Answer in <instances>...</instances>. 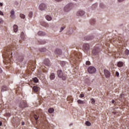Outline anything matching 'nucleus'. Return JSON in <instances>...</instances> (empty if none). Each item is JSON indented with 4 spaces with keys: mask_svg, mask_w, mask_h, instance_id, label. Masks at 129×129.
<instances>
[{
    "mask_svg": "<svg viewBox=\"0 0 129 129\" xmlns=\"http://www.w3.org/2000/svg\"><path fill=\"white\" fill-rule=\"evenodd\" d=\"M84 39L87 41H90V40H92V39H93V36H86L85 37Z\"/></svg>",
    "mask_w": 129,
    "mask_h": 129,
    "instance_id": "f3484780",
    "label": "nucleus"
},
{
    "mask_svg": "<svg viewBox=\"0 0 129 129\" xmlns=\"http://www.w3.org/2000/svg\"><path fill=\"white\" fill-rule=\"evenodd\" d=\"M123 1H124V0H118V2L119 3H121V2H123Z\"/></svg>",
    "mask_w": 129,
    "mask_h": 129,
    "instance_id": "5fc2aeb1",
    "label": "nucleus"
},
{
    "mask_svg": "<svg viewBox=\"0 0 129 129\" xmlns=\"http://www.w3.org/2000/svg\"><path fill=\"white\" fill-rule=\"evenodd\" d=\"M38 74H40V73H38Z\"/></svg>",
    "mask_w": 129,
    "mask_h": 129,
    "instance_id": "338daca9",
    "label": "nucleus"
},
{
    "mask_svg": "<svg viewBox=\"0 0 129 129\" xmlns=\"http://www.w3.org/2000/svg\"><path fill=\"white\" fill-rule=\"evenodd\" d=\"M100 7L102 9H103V8H104V5H103V4H102V3H100Z\"/></svg>",
    "mask_w": 129,
    "mask_h": 129,
    "instance_id": "c03bdc74",
    "label": "nucleus"
},
{
    "mask_svg": "<svg viewBox=\"0 0 129 129\" xmlns=\"http://www.w3.org/2000/svg\"><path fill=\"white\" fill-rule=\"evenodd\" d=\"M13 28L15 33H17L18 32V25H14Z\"/></svg>",
    "mask_w": 129,
    "mask_h": 129,
    "instance_id": "412c9836",
    "label": "nucleus"
},
{
    "mask_svg": "<svg viewBox=\"0 0 129 129\" xmlns=\"http://www.w3.org/2000/svg\"><path fill=\"white\" fill-rule=\"evenodd\" d=\"M83 50L85 52H87L89 50V44L85 43L83 45Z\"/></svg>",
    "mask_w": 129,
    "mask_h": 129,
    "instance_id": "9d476101",
    "label": "nucleus"
},
{
    "mask_svg": "<svg viewBox=\"0 0 129 129\" xmlns=\"http://www.w3.org/2000/svg\"><path fill=\"white\" fill-rule=\"evenodd\" d=\"M104 73L105 76L107 78H108V77L110 76V73L109 72V71L105 70H104Z\"/></svg>",
    "mask_w": 129,
    "mask_h": 129,
    "instance_id": "4468645a",
    "label": "nucleus"
},
{
    "mask_svg": "<svg viewBox=\"0 0 129 129\" xmlns=\"http://www.w3.org/2000/svg\"><path fill=\"white\" fill-rule=\"evenodd\" d=\"M74 7V5L72 3H71L68 5H67L64 8V12H69L70 10L72 9H73V7Z\"/></svg>",
    "mask_w": 129,
    "mask_h": 129,
    "instance_id": "20e7f679",
    "label": "nucleus"
},
{
    "mask_svg": "<svg viewBox=\"0 0 129 129\" xmlns=\"http://www.w3.org/2000/svg\"><path fill=\"white\" fill-rule=\"evenodd\" d=\"M85 124L87 126H90V125H91V123H90V122H89V121H87L85 122Z\"/></svg>",
    "mask_w": 129,
    "mask_h": 129,
    "instance_id": "473e14b6",
    "label": "nucleus"
},
{
    "mask_svg": "<svg viewBox=\"0 0 129 129\" xmlns=\"http://www.w3.org/2000/svg\"><path fill=\"white\" fill-rule=\"evenodd\" d=\"M125 55H129V50H128V49H126L125 50Z\"/></svg>",
    "mask_w": 129,
    "mask_h": 129,
    "instance_id": "ea45409f",
    "label": "nucleus"
},
{
    "mask_svg": "<svg viewBox=\"0 0 129 129\" xmlns=\"http://www.w3.org/2000/svg\"><path fill=\"white\" fill-rule=\"evenodd\" d=\"M20 37H21L22 40H24L25 39V33H24V32H21V35H20Z\"/></svg>",
    "mask_w": 129,
    "mask_h": 129,
    "instance_id": "5701e85b",
    "label": "nucleus"
},
{
    "mask_svg": "<svg viewBox=\"0 0 129 129\" xmlns=\"http://www.w3.org/2000/svg\"><path fill=\"white\" fill-rule=\"evenodd\" d=\"M13 55V52H12V48H8L6 49V51H5L3 53V56L5 58V60L6 62V64H9V63H10L12 62V60L13 59V56H12Z\"/></svg>",
    "mask_w": 129,
    "mask_h": 129,
    "instance_id": "f03ea898",
    "label": "nucleus"
},
{
    "mask_svg": "<svg viewBox=\"0 0 129 129\" xmlns=\"http://www.w3.org/2000/svg\"><path fill=\"white\" fill-rule=\"evenodd\" d=\"M88 72L91 74H92L93 73H95L96 72V69L94 68V67H89L88 68Z\"/></svg>",
    "mask_w": 129,
    "mask_h": 129,
    "instance_id": "39448f33",
    "label": "nucleus"
},
{
    "mask_svg": "<svg viewBox=\"0 0 129 129\" xmlns=\"http://www.w3.org/2000/svg\"><path fill=\"white\" fill-rule=\"evenodd\" d=\"M19 42L21 43V40H20Z\"/></svg>",
    "mask_w": 129,
    "mask_h": 129,
    "instance_id": "0e129e2a",
    "label": "nucleus"
},
{
    "mask_svg": "<svg viewBox=\"0 0 129 129\" xmlns=\"http://www.w3.org/2000/svg\"><path fill=\"white\" fill-rule=\"evenodd\" d=\"M27 68L28 69L31 70V71H34L35 70V68H36V65L34 63H33L32 64H29Z\"/></svg>",
    "mask_w": 129,
    "mask_h": 129,
    "instance_id": "6e6552de",
    "label": "nucleus"
},
{
    "mask_svg": "<svg viewBox=\"0 0 129 129\" xmlns=\"http://www.w3.org/2000/svg\"><path fill=\"white\" fill-rule=\"evenodd\" d=\"M2 72H3V70H2V69L0 68V73H2Z\"/></svg>",
    "mask_w": 129,
    "mask_h": 129,
    "instance_id": "052dcab7",
    "label": "nucleus"
},
{
    "mask_svg": "<svg viewBox=\"0 0 129 129\" xmlns=\"http://www.w3.org/2000/svg\"><path fill=\"white\" fill-rule=\"evenodd\" d=\"M77 102L79 104H84L85 103L84 101H82L81 100H78Z\"/></svg>",
    "mask_w": 129,
    "mask_h": 129,
    "instance_id": "393cba45",
    "label": "nucleus"
},
{
    "mask_svg": "<svg viewBox=\"0 0 129 129\" xmlns=\"http://www.w3.org/2000/svg\"><path fill=\"white\" fill-rule=\"evenodd\" d=\"M4 23V20H3V19L0 18V24H3Z\"/></svg>",
    "mask_w": 129,
    "mask_h": 129,
    "instance_id": "09e8293b",
    "label": "nucleus"
},
{
    "mask_svg": "<svg viewBox=\"0 0 129 129\" xmlns=\"http://www.w3.org/2000/svg\"><path fill=\"white\" fill-rule=\"evenodd\" d=\"M39 110L41 111V110H41V109H40Z\"/></svg>",
    "mask_w": 129,
    "mask_h": 129,
    "instance_id": "69168bd1",
    "label": "nucleus"
},
{
    "mask_svg": "<svg viewBox=\"0 0 129 129\" xmlns=\"http://www.w3.org/2000/svg\"><path fill=\"white\" fill-rule=\"evenodd\" d=\"M33 91H34V92H38V87H37L36 86H33Z\"/></svg>",
    "mask_w": 129,
    "mask_h": 129,
    "instance_id": "a878e982",
    "label": "nucleus"
},
{
    "mask_svg": "<svg viewBox=\"0 0 129 129\" xmlns=\"http://www.w3.org/2000/svg\"><path fill=\"white\" fill-rule=\"evenodd\" d=\"M22 125H25V122H22Z\"/></svg>",
    "mask_w": 129,
    "mask_h": 129,
    "instance_id": "bf43d9fd",
    "label": "nucleus"
},
{
    "mask_svg": "<svg viewBox=\"0 0 129 129\" xmlns=\"http://www.w3.org/2000/svg\"><path fill=\"white\" fill-rule=\"evenodd\" d=\"M54 53L56 56H60L62 54V50L59 48H56L54 51Z\"/></svg>",
    "mask_w": 129,
    "mask_h": 129,
    "instance_id": "1a4fd4ad",
    "label": "nucleus"
},
{
    "mask_svg": "<svg viewBox=\"0 0 129 129\" xmlns=\"http://www.w3.org/2000/svg\"><path fill=\"white\" fill-rule=\"evenodd\" d=\"M20 17L21 19H25V18H26V16H25V15H24L23 14H20Z\"/></svg>",
    "mask_w": 129,
    "mask_h": 129,
    "instance_id": "c9c22d12",
    "label": "nucleus"
},
{
    "mask_svg": "<svg viewBox=\"0 0 129 129\" xmlns=\"http://www.w3.org/2000/svg\"><path fill=\"white\" fill-rule=\"evenodd\" d=\"M41 70H42L43 72H47L48 71V68L45 67V66H41L40 67Z\"/></svg>",
    "mask_w": 129,
    "mask_h": 129,
    "instance_id": "dca6fc26",
    "label": "nucleus"
},
{
    "mask_svg": "<svg viewBox=\"0 0 129 129\" xmlns=\"http://www.w3.org/2000/svg\"><path fill=\"white\" fill-rule=\"evenodd\" d=\"M115 101L114 100H112V103H113V104H114V105H115V104H116L115 103Z\"/></svg>",
    "mask_w": 129,
    "mask_h": 129,
    "instance_id": "3c124183",
    "label": "nucleus"
},
{
    "mask_svg": "<svg viewBox=\"0 0 129 129\" xmlns=\"http://www.w3.org/2000/svg\"><path fill=\"white\" fill-rule=\"evenodd\" d=\"M99 52V48H95L93 50V54L94 55H97Z\"/></svg>",
    "mask_w": 129,
    "mask_h": 129,
    "instance_id": "ddd939ff",
    "label": "nucleus"
},
{
    "mask_svg": "<svg viewBox=\"0 0 129 129\" xmlns=\"http://www.w3.org/2000/svg\"><path fill=\"white\" fill-rule=\"evenodd\" d=\"M2 125H3V122L0 121V126H2Z\"/></svg>",
    "mask_w": 129,
    "mask_h": 129,
    "instance_id": "6e6d98bb",
    "label": "nucleus"
},
{
    "mask_svg": "<svg viewBox=\"0 0 129 129\" xmlns=\"http://www.w3.org/2000/svg\"><path fill=\"white\" fill-rule=\"evenodd\" d=\"M118 40H119V43H121V44H120V45H123V43H124V41L122 40V39L121 38L118 37Z\"/></svg>",
    "mask_w": 129,
    "mask_h": 129,
    "instance_id": "4be33fe9",
    "label": "nucleus"
},
{
    "mask_svg": "<svg viewBox=\"0 0 129 129\" xmlns=\"http://www.w3.org/2000/svg\"><path fill=\"white\" fill-rule=\"evenodd\" d=\"M91 1V2H92V1H93V0H90Z\"/></svg>",
    "mask_w": 129,
    "mask_h": 129,
    "instance_id": "e2e57ef3",
    "label": "nucleus"
},
{
    "mask_svg": "<svg viewBox=\"0 0 129 129\" xmlns=\"http://www.w3.org/2000/svg\"><path fill=\"white\" fill-rule=\"evenodd\" d=\"M19 107L20 108H24V107H28V104L27 102L25 101H21L19 104Z\"/></svg>",
    "mask_w": 129,
    "mask_h": 129,
    "instance_id": "0eeeda50",
    "label": "nucleus"
},
{
    "mask_svg": "<svg viewBox=\"0 0 129 129\" xmlns=\"http://www.w3.org/2000/svg\"><path fill=\"white\" fill-rule=\"evenodd\" d=\"M3 6H4L3 3H0V7H3Z\"/></svg>",
    "mask_w": 129,
    "mask_h": 129,
    "instance_id": "4d7b16f0",
    "label": "nucleus"
},
{
    "mask_svg": "<svg viewBox=\"0 0 129 129\" xmlns=\"http://www.w3.org/2000/svg\"><path fill=\"white\" fill-rule=\"evenodd\" d=\"M97 7V4H94V5H93V6H92V8H94V7Z\"/></svg>",
    "mask_w": 129,
    "mask_h": 129,
    "instance_id": "603ef678",
    "label": "nucleus"
},
{
    "mask_svg": "<svg viewBox=\"0 0 129 129\" xmlns=\"http://www.w3.org/2000/svg\"><path fill=\"white\" fill-rule=\"evenodd\" d=\"M113 56H114V57H115V58H117V56H118V53H117V52H114L113 53Z\"/></svg>",
    "mask_w": 129,
    "mask_h": 129,
    "instance_id": "2f4dec72",
    "label": "nucleus"
},
{
    "mask_svg": "<svg viewBox=\"0 0 129 129\" xmlns=\"http://www.w3.org/2000/svg\"><path fill=\"white\" fill-rule=\"evenodd\" d=\"M45 18L47 21H52V17L49 15L46 16Z\"/></svg>",
    "mask_w": 129,
    "mask_h": 129,
    "instance_id": "b1692460",
    "label": "nucleus"
},
{
    "mask_svg": "<svg viewBox=\"0 0 129 129\" xmlns=\"http://www.w3.org/2000/svg\"><path fill=\"white\" fill-rule=\"evenodd\" d=\"M40 112H42L40 111Z\"/></svg>",
    "mask_w": 129,
    "mask_h": 129,
    "instance_id": "774afa93",
    "label": "nucleus"
},
{
    "mask_svg": "<svg viewBox=\"0 0 129 129\" xmlns=\"http://www.w3.org/2000/svg\"><path fill=\"white\" fill-rule=\"evenodd\" d=\"M38 36H45V34L44 32L42 31H39L38 32Z\"/></svg>",
    "mask_w": 129,
    "mask_h": 129,
    "instance_id": "bb28decb",
    "label": "nucleus"
},
{
    "mask_svg": "<svg viewBox=\"0 0 129 129\" xmlns=\"http://www.w3.org/2000/svg\"><path fill=\"white\" fill-rule=\"evenodd\" d=\"M56 2H62V0H55Z\"/></svg>",
    "mask_w": 129,
    "mask_h": 129,
    "instance_id": "13d9d810",
    "label": "nucleus"
},
{
    "mask_svg": "<svg viewBox=\"0 0 129 129\" xmlns=\"http://www.w3.org/2000/svg\"><path fill=\"white\" fill-rule=\"evenodd\" d=\"M38 9L40 11H46L47 10V5L44 3H42L40 4Z\"/></svg>",
    "mask_w": 129,
    "mask_h": 129,
    "instance_id": "423d86ee",
    "label": "nucleus"
},
{
    "mask_svg": "<svg viewBox=\"0 0 129 129\" xmlns=\"http://www.w3.org/2000/svg\"><path fill=\"white\" fill-rule=\"evenodd\" d=\"M0 15L1 16H4V13H3V12L1 11H0Z\"/></svg>",
    "mask_w": 129,
    "mask_h": 129,
    "instance_id": "8fccbe9b",
    "label": "nucleus"
},
{
    "mask_svg": "<svg viewBox=\"0 0 129 129\" xmlns=\"http://www.w3.org/2000/svg\"><path fill=\"white\" fill-rule=\"evenodd\" d=\"M91 63L90 62V61H87L86 62V65H88V66H89V65H91Z\"/></svg>",
    "mask_w": 129,
    "mask_h": 129,
    "instance_id": "79ce46f5",
    "label": "nucleus"
},
{
    "mask_svg": "<svg viewBox=\"0 0 129 129\" xmlns=\"http://www.w3.org/2000/svg\"><path fill=\"white\" fill-rule=\"evenodd\" d=\"M10 17L12 18V19H15V11L13 10H12L11 12Z\"/></svg>",
    "mask_w": 129,
    "mask_h": 129,
    "instance_id": "6ab92c4d",
    "label": "nucleus"
},
{
    "mask_svg": "<svg viewBox=\"0 0 129 129\" xmlns=\"http://www.w3.org/2000/svg\"><path fill=\"white\" fill-rule=\"evenodd\" d=\"M91 101L92 104H94V103H95V100H94V99L91 98Z\"/></svg>",
    "mask_w": 129,
    "mask_h": 129,
    "instance_id": "4c0bfd02",
    "label": "nucleus"
},
{
    "mask_svg": "<svg viewBox=\"0 0 129 129\" xmlns=\"http://www.w3.org/2000/svg\"><path fill=\"white\" fill-rule=\"evenodd\" d=\"M48 112L49 113H52V112H54V108H50L48 109Z\"/></svg>",
    "mask_w": 129,
    "mask_h": 129,
    "instance_id": "c756f323",
    "label": "nucleus"
},
{
    "mask_svg": "<svg viewBox=\"0 0 129 129\" xmlns=\"http://www.w3.org/2000/svg\"><path fill=\"white\" fill-rule=\"evenodd\" d=\"M45 43H46V41H45V40H41L40 41V44L41 45H43V44H45Z\"/></svg>",
    "mask_w": 129,
    "mask_h": 129,
    "instance_id": "37998d69",
    "label": "nucleus"
},
{
    "mask_svg": "<svg viewBox=\"0 0 129 129\" xmlns=\"http://www.w3.org/2000/svg\"><path fill=\"white\" fill-rule=\"evenodd\" d=\"M18 60L20 62H22L24 60V57L23 56H20L18 57Z\"/></svg>",
    "mask_w": 129,
    "mask_h": 129,
    "instance_id": "c85d7f7f",
    "label": "nucleus"
},
{
    "mask_svg": "<svg viewBox=\"0 0 129 129\" xmlns=\"http://www.w3.org/2000/svg\"><path fill=\"white\" fill-rule=\"evenodd\" d=\"M84 14H85V12L82 10H80L77 12V16L78 17H82V16H84Z\"/></svg>",
    "mask_w": 129,
    "mask_h": 129,
    "instance_id": "9b49d317",
    "label": "nucleus"
},
{
    "mask_svg": "<svg viewBox=\"0 0 129 129\" xmlns=\"http://www.w3.org/2000/svg\"><path fill=\"white\" fill-rule=\"evenodd\" d=\"M115 75L116 76H117V77H118L119 76V73H118V72H116Z\"/></svg>",
    "mask_w": 129,
    "mask_h": 129,
    "instance_id": "de8ad7c7",
    "label": "nucleus"
},
{
    "mask_svg": "<svg viewBox=\"0 0 129 129\" xmlns=\"http://www.w3.org/2000/svg\"><path fill=\"white\" fill-rule=\"evenodd\" d=\"M39 51H40V52H45L46 51V48H40Z\"/></svg>",
    "mask_w": 129,
    "mask_h": 129,
    "instance_id": "58836bf2",
    "label": "nucleus"
},
{
    "mask_svg": "<svg viewBox=\"0 0 129 129\" xmlns=\"http://www.w3.org/2000/svg\"><path fill=\"white\" fill-rule=\"evenodd\" d=\"M40 24L43 27H45V28H48L49 27V24L45 22H41Z\"/></svg>",
    "mask_w": 129,
    "mask_h": 129,
    "instance_id": "2eb2a0df",
    "label": "nucleus"
},
{
    "mask_svg": "<svg viewBox=\"0 0 129 129\" xmlns=\"http://www.w3.org/2000/svg\"><path fill=\"white\" fill-rule=\"evenodd\" d=\"M44 64H45L46 66H47V67H50V66H51V64L50 63V60L47 58L44 59Z\"/></svg>",
    "mask_w": 129,
    "mask_h": 129,
    "instance_id": "f8f14e48",
    "label": "nucleus"
},
{
    "mask_svg": "<svg viewBox=\"0 0 129 129\" xmlns=\"http://www.w3.org/2000/svg\"><path fill=\"white\" fill-rule=\"evenodd\" d=\"M95 23V20L94 19H92L90 20L91 25H94Z\"/></svg>",
    "mask_w": 129,
    "mask_h": 129,
    "instance_id": "72a5a7b5",
    "label": "nucleus"
},
{
    "mask_svg": "<svg viewBox=\"0 0 129 129\" xmlns=\"http://www.w3.org/2000/svg\"><path fill=\"white\" fill-rule=\"evenodd\" d=\"M33 80L35 83H37L39 82V80L36 77L33 78Z\"/></svg>",
    "mask_w": 129,
    "mask_h": 129,
    "instance_id": "7c9ffc66",
    "label": "nucleus"
},
{
    "mask_svg": "<svg viewBox=\"0 0 129 129\" xmlns=\"http://www.w3.org/2000/svg\"><path fill=\"white\" fill-rule=\"evenodd\" d=\"M117 66L118 67H122V66H123V62L122 61H118Z\"/></svg>",
    "mask_w": 129,
    "mask_h": 129,
    "instance_id": "aec40b11",
    "label": "nucleus"
},
{
    "mask_svg": "<svg viewBox=\"0 0 129 129\" xmlns=\"http://www.w3.org/2000/svg\"><path fill=\"white\" fill-rule=\"evenodd\" d=\"M50 80H54L55 79V74L51 73L49 76Z\"/></svg>",
    "mask_w": 129,
    "mask_h": 129,
    "instance_id": "a211bd4d",
    "label": "nucleus"
},
{
    "mask_svg": "<svg viewBox=\"0 0 129 129\" xmlns=\"http://www.w3.org/2000/svg\"><path fill=\"white\" fill-rule=\"evenodd\" d=\"M34 118H35V120H37V119H38V118H39V116H38L37 115H34Z\"/></svg>",
    "mask_w": 129,
    "mask_h": 129,
    "instance_id": "a18cd8bd",
    "label": "nucleus"
},
{
    "mask_svg": "<svg viewBox=\"0 0 129 129\" xmlns=\"http://www.w3.org/2000/svg\"><path fill=\"white\" fill-rule=\"evenodd\" d=\"M67 100H69V97L67 98Z\"/></svg>",
    "mask_w": 129,
    "mask_h": 129,
    "instance_id": "680f3d73",
    "label": "nucleus"
},
{
    "mask_svg": "<svg viewBox=\"0 0 129 129\" xmlns=\"http://www.w3.org/2000/svg\"><path fill=\"white\" fill-rule=\"evenodd\" d=\"M64 29H65V26H62L60 28V32H62V31H63L64 30Z\"/></svg>",
    "mask_w": 129,
    "mask_h": 129,
    "instance_id": "49530a36",
    "label": "nucleus"
},
{
    "mask_svg": "<svg viewBox=\"0 0 129 129\" xmlns=\"http://www.w3.org/2000/svg\"><path fill=\"white\" fill-rule=\"evenodd\" d=\"M80 98H82L83 97H84V94H83V93H81V94L80 95Z\"/></svg>",
    "mask_w": 129,
    "mask_h": 129,
    "instance_id": "a19ab883",
    "label": "nucleus"
},
{
    "mask_svg": "<svg viewBox=\"0 0 129 129\" xmlns=\"http://www.w3.org/2000/svg\"><path fill=\"white\" fill-rule=\"evenodd\" d=\"M57 75L59 78H61L62 80H66V76L63 74V72L61 70H59L57 71Z\"/></svg>",
    "mask_w": 129,
    "mask_h": 129,
    "instance_id": "7ed1b4c3",
    "label": "nucleus"
},
{
    "mask_svg": "<svg viewBox=\"0 0 129 129\" xmlns=\"http://www.w3.org/2000/svg\"><path fill=\"white\" fill-rule=\"evenodd\" d=\"M28 17L29 18H32V17H33V13L32 12H29Z\"/></svg>",
    "mask_w": 129,
    "mask_h": 129,
    "instance_id": "e433bc0d",
    "label": "nucleus"
},
{
    "mask_svg": "<svg viewBox=\"0 0 129 129\" xmlns=\"http://www.w3.org/2000/svg\"><path fill=\"white\" fill-rule=\"evenodd\" d=\"M70 61H72V62L74 64L78 63L80 61L82 60V53L81 52H77L76 51L74 52L70 55Z\"/></svg>",
    "mask_w": 129,
    "mask_h": 129,
    "instance_id": "f257e3e1",
    "label": "nucleus"
},
{
    "mask_svg": "<svg viewBox=\"0 0 129 129\" xmlns=\"http://www.w3.org/2000/svg\"><path fill=\"white\" fill-rule=\"evenodd\" d=\"M5 116H9L10 115V114H5L4 115Z\"/></svg>",
    "mask_w": 129,
    "mask_h": 129,
    "instance_id": "864d4df0",
    "label": "nucleus"
},
{
    "mask_svg": "<svg viewBox=\"0 0 129 129\" xmlns=\"http://www.w3.org/2000/svg\"><path fill=\"white\" fill-rule=\"evenodd\" d=\"M60 65H61V66H62V67H64V66H65V65H66V62H65V61H61L60 62Z\"/></svg>",
    "mask_w": 129,
    "mask_h": 129,
    "instance_id": "f704fd0d",
    "label": "nucleus"
},
{
    "mask_svg": "<svg viewBox=\"0 0 129 129\" xmlns=\"http://www.w3.org/2000/svg\"><path fill=\"white\" fill-rule=\"evenodd\" d=\"M8 87H7L6 86H4L2 87V91H7V90H8Z\"/></svg>",
    "mask_w": 129,
    "mask_h": 129,
    "instance_id": "cd10ccee",
    "label": "nucleus"
}]
</instances>
